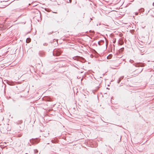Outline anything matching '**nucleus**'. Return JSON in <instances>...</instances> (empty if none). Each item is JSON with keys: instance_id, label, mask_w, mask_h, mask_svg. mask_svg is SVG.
Segmentation results:
<instances>
[{"instance_id": "f257e3e1", "label": "nucleus", "mask_w": 154, "mask_h": 154, "mask_svg": "<svg viewBox=\"0 0 154 154\" xmlns=\"http://www.w3.org/2000/svg\"><path fill=\"white\" fill-rule=\"evenodd\" d=\"M30 40H31L30 38H27L26 39V42L27 43H29L30 41Z\"/></svg>"}, {"instance_id": "f03ea898", "label": "nucleus", "mask_w": 154, "mask_h": 154, "mask_svg": "<svg viewBox=\"0 0 154 154\" xmlns=\"http://www.w3.org/2000/svg\"><path fill=\"white\" fill-rule=\"evenodd\" d=\"M153 5L154 6V2L153 3Z\"/></svg>"}, {"instance_id": "7ed1b4c3", "label": "nucleus", "mask_w": 154, "mask_h": 154, "mask_svg": "<svg viewBox=\"0 0 154 154\" xmlns=\"http://www.w3.org/2000/svg\"><path fill=\"white\" fill-rule=\"evenodd\" d=\"M27 154V153H26V154Z\"/></svg>"}]
</instances>
